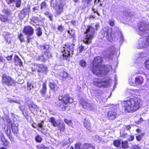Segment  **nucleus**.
Returning a JSON list of instances; mask_svg holds the SVG:
<instances>
[{
	"mask_svg": "<svg viewBox=\"0 0 149 149\" xmlns=\"http://www.w3.org/2000/svg\"><path fill=\"white\" fill-rule=\"evenodd\" d=\"M56 107L60 111H64L68 108L69 106L68 104L60 102L56 104Z\"/></svg>",
	"mask_w": 149,
	"mask_h": 149,
	"instance_id": "11",
	"label": "nucleus"
},
{
	"mask_svg": "<svg viewBox=\"0 0 149 149\" xmlns=\"http://www.w3.org/2000/svg\"><path fill=\"white\" fill-rule=\"evenodd\" d=\"M53 0L50 1V6L52 7L55 11L56 15H60L63 12L64 5L63 2H61L58 4L57 3H52Z\"/></svg>",
	"mask_w": 149,
	"mask_h": 149,
	"instance_id": "6",
	"label": "nucleus"
},
{
	"mask_svg": "<svg viewBox=\"0 0 149 149\" xmlns=\"http://www.w3.org/2000/svg\"><path fill=\"white\" fill-rule=\"evenodd\" d=\"M23 33L25 35L29 36H32L34 33V29L30 26H24L23 30Z\"/></svg>",
	"mask_w": 149,
	"mask_h": 149,
	"instance_id": "7",
	"label": "nucleus"
},
{
	"mask_svg": "<svg viewBox=\"0 0 149 149\" xmlns=\"http://www.w3.org/2000/svg\"><path fill=\"white\" fill-rule=\"evenodd\" d=\"M79 64L81 66L84 67L86 65V63L85 61L82 60L80 61Z\"/></svg>",
	"mask_w": 149,
	"mask_h": 149,
	"instance_id": "51",
	"label": "nucleus"
},
{
	"mask_svg": "<svg viewBox=\"0 0 149 149\" xmlns=\"http://www.w3.org/2000/svg\"><path fill=\"white\" fill-rule=\"evenodd\" d=\"M81 143L80 142H77L75 144V149H81Z\"/></svg>",
	"mask_w": 149,
	"mask_h": 149,
	"instance_id": "45",
	"label": "nucleus"
},
{
	"mask_svg": "<svg viewBox=\"0 0 149 149\" xmlns=\"http://www.w3.org/2000/svg\"><path fill=\"white\" fill-rule=\"evenodd\" d=\"M102 33L109 41H111L113 40V38L112 36V31H110L108 29H106L105 30H103Z\"/></svg>",
	"mask_w": 149,
	"mask_h": 149,
	"instance_id": "13",
	"label": "nucleus"
},
{
	"mask_svg": "<svg viewBox=\"0 0 149 149\" xmlns=\"http://www.w3.org/2000/svg\"><path fill=\"white\" fill-rule=\"evenodd\" d=\"M109 25L111 26H113L114 25V20H109Z\"/></svg>",
	"mask_w": 149,
	"mask_h": 149,
	"instance_id": "55",
	"label": "nucleus"
},
{
	"mask_svg": "<svg viewBox=\"0 0 149 149\" xmlns=\"http://www.w3.org/2000/svg\"><path fill=\"white\" fill-rule=\"evenodd\" d=\"M49 121L54 127H57L58 130L60 132H64L65 129V125L63 122H59L57 124L53 117H51L49 119Z\"/></svg>",
	"mask_w": 149,
	"mask_h": 149,
	"instance_id": "5",
	"label": "nucleus"
},
{
	"mask_svg": "<svg viewBox=\"0 0 149 149\" xmlns=\"http://www.w3.org/2000/svg\"><path fill=\"white\" fill-rule=\"evenodd\" d=\"M107 81H100V80H98L94 81L93 82L94 85L99 88L104 87L105 86L104 83H106Z\"/></svg>",
	"mask_w": 149,
	"mask_h": 149,
	"instance_id": "20",
	"label": "nucleus"
},
{
	"mask_svg": "<svg viewBox=\"0 0 149 149\" xmlns=\"http://www.w3.org/2000/svg\"><path fill=\"white\" fill-rule=\"evenodd\" d=\"M5 133L6 134L7 137L10 141L12 142L14 141V137L12 134L10 130H8V129L6 130L5 131Z\"/></svg>",
	"mask_w": 149,
	"mask_h": 149,
	"instance_id": "24",
	"label": "nucleus"
},
{
	"mask_svg": "<svg viewBox=\"0 0 149 149\" xmlns=\"http://www.w3.org/2000/svg\"><path fill=\"white\" fill-rule=\"evenodd\" d=\"M30 6L29 5H27V7H25L21 10L22 11L24 12L25 13H26V14L27 13H29L30 12Z\"/></svg>",
	"mask_w": 149,
	"mask_h": 149,
	"instance_id": "40",
	"label": "nucleus"
},
{
	"mask_svg": "<svg viewBox=\"0 0 149 149\" xmlns=\"http://www.w3.org/2000/svg\"><path fill=\"white\" fill-rule=\"evenodd\" d=\"M134 139V136L133 135H130L129 139H128V141H133Z\"/></svg>",
	"mask_w": 149,
	"mask_h": 149,
	"instance_id": "59",
	"label": "nucleus"
},
{
	"mask_svg": "<svg viewBox=\"0 0 149 149\" xmlns=\"http://www.w3.org/2000/svg\"><path fill=\"white\" fill-rule=\"evenodd\" d=\"M1 82L3 85L8 86H13L15 85L16 82L11 77L6 74H2Z\"/></svg>",
	"mask_w": 149,
	"mask_h": 149,
	"instance_id": "4",
	"label": "nucleus"
},
{
	"mask_svg": "<svg viewBox=\"0 0 149 149\" xmlns=\"http://www.w3.org/2000/svg\"><path fill=\"white\" fill-rule=\"evenodd\" d=\"M25 103L28 107L29 110L31 112L37 110L38 107L32 101L27 100Z\"/></svg>",
	"mask_w": 149,
	"mask_h": 149,
	"instance_id": "9",
	"label": "nucleus"
},
{
	"mask_svg": "<svg viewBox=\"0 0 149 149\" xmlns=\"http://www.w3.org/2000/svg\"><path fill=\"white\" fill-rule=\"evenodd\" d=\"M140 100L136 97L130 98L123 101V107L125 113H133L139 109L140 107Z\"/></svg>",
	"mask_w": 149,
	"mask_h": 149,
	"instance_id": "1",
	"label": "nucleus"
},
{
	"mask_svg": "<svg viewBox=\"0 0 149 149\" xmlns=\"http://www.w3.org/2000/svg\"><path fill=\"white\" fill-rule=\"evenodd\" d=\"M39 63H35L32 64L31 67V70L33 72H37L39 73Z\"/></svg>",
	"mask_w": 149,
	"mask_h": 149,
	"instance_id": "23",
	"label": "nucleus"
},
{
	"mask_svg": "<svg viewBox=\"0 0 149 149\" xmlns=\"http://www.w3.org/2000/svg\"><path fill=\"white\" fill-rule=\"evenodd\" d=\"M148 26V24H147L145 22H141L140 24L139 29L140 31L145 32L149 30Z\"/></svg>",
	"mask_w": 149,
	"mask_h": 149,
	"instance_id": "12",
	"label": "nucleus"
},
{
	"mask_svg": "<svg viewBox=\"0 0 149 149\" xmlns=\"http://www.w3.org/2000/svg\"><path fill=\"white\" fill-rule=\"evenodd\" d=\"M143 121V118H140L139 120V121H137L136 122V123L137 124H139L142 123V122Z\"/></svg>",
	"mask_w": 149,
	"mask_h": 149,
	"instance_id": "62",
	"label": "nucleus"
},
{
	"mask_svg": "<svg viewBox=\"0 0 149 149\" xmlns=\"http://www.w3.org/2000/svg\"><path fill=\"white\" fill-rule=\"evenodd\" d=\"M83 149H95V148L91 144H87L84 145Z\"/></svg>",
	"mask_w": 149,
	"mask_h": 149,
	"instance_id": "38",
	"label": "nucleus"
},
{
	"mask_svg": "<svg viewBox=\"0 0 149 149\" xmlns=\"http://www.w3.org/2000/svg\"><path fill=\"white\" fill-rule=\"evenodd\" d=\"M18 39L20 40L21 42H23L25 41L24 37L22 33H20L17 36Z\"/></svg>",
	"mask_w": 149,
	"mask_h": 149,
	"instance_id": "35",
	"label": "nucleus"
},
{
	"mask_svg": "<svg viewBox=\"0 0 149 149\" xmlns=\"http://www.w3.org/2000/svg\"><path fill=\"white\" fill-rule=\"evenodd\" d=\"M121 144L122 147L123 149H126L128 148V142L127 140L122 141Z\"/></svg>",
	"mask_w": 149,
	"mask_h": 149,
	"instance_id": "32",
	"label": "nucleus"
},
{
	"mask_svg": "<svg viewBox=\"0 0 149 149\" xmlns=\"http://www.w3.org/2000/svg\"><path fill=\"white\" fill-rule=\"evenodd\" d=\"M70 52L68 51H66V50L64 49L63 53L62 56L63 57V58L64 60H65L67 61H70V58L72 56L71 55Z\"/></svg>",
	"mask_w": 149,
	"mask_h": 149,
	"instance_id": "21",
	"label": "nucleus"
},
{
	"mask_svg": "<svg viewBox=\"0 0 149 149\" xmlns=\"http://www.w3.org/2000/svg\"><path fill=\"white\" fill-rule=\"evenodd\" d=\"M5 61V59L3 58V57L0 55V62H3Z\"/></svg>",
	"mask_w": 149,
	"mask_h": 149,
	"instance_id": "64",
	"label": "nucleus"
},
{
	"mask_svg": "<svg viewBox=\"0 0 149 149\" xmlns=\"http://www.w3.org/2000/svg\"><path fill=\"white\" fill-rule=\"evenodd\" d=\"M40 47L42 50H47L49 48V45L47 44H43L42 45H40Z\"/></svg>",
	"mask_w": 149,
	"mask_h": 149,
	"instance_id": "36",
	"label": "nucleus"
},
{
	"mask_svg": "<svg viewBox=\"0 0 149 149\" xmlns=\"http://www.w3.org/2000/svg\"><path fill=\"white\" fill-rule=\"evenodd\" d=\"M35 140L36 142L40 143L42 142V139L40 135L38 134L35 137Z\"/></svg>",
	"mask_w": 149,
	"mask_h": 149,
	"instance_id": "31",
	"label": "nucleus"
},
{
	"mask_svg": "<svg viewBox=\"0 0 149 149\" xmlns=\"http://www.w3.org/2000/svg\"><path fill=\"white\" fill-rule=\"evenodd\" d=\"M32 85L31 83L30 82H28L27 84V88H29L30 89L31 88V86Z\"/></svg>",
	"mask_w": 149,
	"mask_h": 149,
	"instance_id": "60",
	"label": "nucleus"
},
{
	"mask_svg": "<svg viewBox=\"0 0 149 149\" xmlns=\"http://www.w3.org/2000/svg\"><path fill=\"white\" fill-rule=\"evenodd\" d=\"M71 99H72L69 96V95L68 94H66L62 95L60 100L62 102L67 104H70L72 102L70 101Z\"/></svg>",
	"mask_w": 149,
	"mask_h": 149,
	"instance_id": "10",
	"label": "nucleus"
},
{
	"mask_svg": "<svg viewBox=\"0 0 149 149\" xmlns=\"http://www.w3.org/2000/svg\"><path fill=\"white\" fill-rule=\"evenodd\" d=\"M45 14L46 15L48 16V17L49 18V20L51 21H52V15L50 14L49 12L46 11L45 13Z\"/></svg>",
	"mask_w": 149,
	"mask_h": 149,
	"instance_id": "44",
	"label": "nucleus"
},
{
	"mask_svg": "<svg viewBox=\"0 0 149 149\" xmlns=\"http://www.w3.org/2000/svg\"><path fill=\"white\" fill-rule=\"evenodd\" d=\"M36 34L38 36H40L41 35L42 32L40 27H38L36 28Z\"/></svg>",
	"mask_w": 149,
	"mask_h": 149,
	"instance_id": "39",
	"label": "nucleus"
},
{
	"mask_svg": "<svg viewBox=\"0 0 149 149\" xmlns=\"http://www.w3.org/2000/svg\"><path fill=\"white\" fill-rule=\"evenodd\" d=\"M0 136L1 140L3 143V145L4 147H7L9 146L10 142L8 139L5 138L3 133L0 131Z\"/></svg>",
	"mask_w": 149,
	"mask_h": 149,
	"instance_id": "16",
	"label": "nucleus"
},
{
	"mask_svg": "<svg viewBox=\"0 0 149 149\" xmlns=\"http://www.w3.org/2000/svg\"><path fill=\"white\" fill-rule=\"evenodd\" d=\"M22 0H16L15 1V6L17 8L21 6Z\"/></svg>",
	"mask_w": 149,
	"mask_h": 149,
	"instance_id": "46",
	"label": "nucleus"
},
{
	"mask_svg": "<svg viewBox=\"0 0 149 149\" xmlns=\"http://www.w3.org/2000/svg\"><path fill=\"white\" fill-rule=\"evenodd\" d=\"M69 77V74L64 71L60 72L58 75V77L62 81H64L66 80Z\"/></svg>",
	"mask_w": 149,
	"mask_h": 149,
	"instance_id": "14",
	"label": "nucleus"
},
{
	"mask_svg": "<svg viewBox=\"0 0 149 149\" xmlns=\"http://www.w3.org/2000/svg\"><path fill=\"white\" fill-rule=\"evenodd\" d=\"M47 82H43L42 84V88L40 91V93L42 96L45 95L47 91Z\"/></svg>",
	"mask_w": 149,
	"mask_h": 149,
	"instance_id": "19",
	"label": "nucleus"
},
{
	"mask_svg": "<svg viewBox=\"0 0 149 149\" xmlns=\"http://www.w3.org/2000/svg\"><path fill=\"white\" fill-rule=\"evenodd\" d=\"M47 59L45 58L43 54H41L38 56L36 58V61L41 62L45 63L47 61Z\"/></svg>",
	"mask_w": 149,
	"mask_h": 149,
	"instance_id": "28",
	"label": "nucleus"
},
{
	"mask_svg": "<svg viewBox=\"0 0 149 149\" xmlns=\"http://www.w3.org/2000/svg\"><path fill=\"white\" fill-rule=\"evenodd\" d=\"M120 140H114L113 143V144L114 146L117 148H119L120 146Z\"/></svg>",
	"mask_w": 149,
	"mask_h": 149,
	"instance_id": "33",
	"label": "nucleus"
},
{
	"mask_svg": "<svg viewBox=\"0 0 149 149\" xmlns=\"http://www.w3.org/2000/svg\"><path fill=\"white\" fill-rule=\"evenodd\" d=\"M65 46L64 49L66 50V51H68L70 52L71 54H73V52L75 46L72 43H68L65 45Z\"/></svg>",
	"mask_w": 149,
	"mask_h": 149,
	"instance_id": "15",
	"label": "nucleus"
},
{
	"mask_svg": "<svg viewBox=\"0 0 149 149\" xmlns=\"http://www.w3.org/2000/svg\"><path fill=\"white\" fill-rule=\"evenodd\" d=\"M26 15V14L24 12L21 10L18 16L20 19H23L25 17Z\"/></svg>",
	"mask_w": 149,
	"mask_h": 149,
	"instance_id": "41",
	"label": "nucleus"
},
{
	"mask_svg": "<svg viewBox=\"0 0 149 149\" xmlns=\"http://www.w3.org/2000/svg\"><path fill=\"white\" fill-rule=\"evenodd\" d=\"M0 21L3 22H6L9 21L8 16L0 14Z\"/></svg>",
	"mask_w": 149,
	"mask_h": 149,
	"instance_id": "29",
	"label": "nucleus"
},
{
	"mask_svg": "<svg viewBox=\"0 0 149 149\" xmlns=\"http://www.w3.org/2000/svg\"><path fill=\"white\" fill-rule=\"evenodd\" d=\"M57 29L61 32H63L64 30V27L62 25H58L57 28Z\"/></svg>",
	"mask_w": 149,
	"mask_h": 149,
	"instance_id": "49",
	"label": "nucleus"
},
{
	"mask_svg": "<svg viewBox=\"0 0 149 149\" xmlns=\"http://www.w3.org/2000/svg\"><path fill=\"white\" fill-rule=\"evenodd\" d=\"M117 115V111L115 110L109 111L107 112V118L109 120H115L116 118Z\"/></svg>",
	"mask_w": 149,
	"mask_h": 149,
	"instance_id": "8",
	"label": "nucleus"
},
{
	"mask_svg": "<svg viewBox=\"0 0 149 149\" xmlns=\"http://www.w3.org/2000/svg\"><path fill=\"white\" fill-rule=\"evenodd\" d=\"M84 33L85 34L83 40V42L86 44H91L92 40L95 36L94 29L91 26H88Z\"/></svg>",
	"mask_w": 149,
	"mask_h": 149,
	"instance_id": "3",
	"label": "nucleus"
},
{
	"mask_svg": "<svg viewBox=\"0 0 149 149\" xmlns=\"http://www.w3.org/2000/svg\"><path fill=\"white\" fill-rule=\"evenodd\" d=\"M79 53H81L84 50V46L81 45L79 47Z\"/></svg>",
	"mask_w": 149,
	"mask_h": 149,
	"instance_id": "52",
	"label": "nucleus"
},
{
	"mask_svg": "<svg viewBox=\"0 0 149 149\" xmlns=\"http://www.w3.org/2000/svg\"><path fill=\"white\" fill-rule=\"evenodd\" d=\"M39 73L46 74L48 72L47 66L42 63H39Z\"/></svg>",
	"mask_w": 149,
	"mask_h": 149,
	"instance_id": "17",
	"label": "nucleus"
},
{
	"mask_svg": "<svg viewBox=\"0 0 149 149\" xmlns=\"http://www.w3.org/2000/svg\"><path fill=\"white\" fill-rule=\"evenodd\" d=\"M80 104L84 107V106H86L87 104V102L84 100H81L80 102Z\"/></svg>",
	"mask_w": 149,
	"mask_h": 149,
	"instance_id": "48",
	"label": "nucleus"
},
{
	"mask_svg": "<svg viewBox=\"0 0 149 149\" xmlns=\"http://www.w3.org/2000/svg\"><path fill=\"white\" fill-rule=\"evenodd\" d=\"M132 149H141V148L140 146L136 145L133 146Z\"/></svg>",
	"mask_w": 149,
	"mask_h": 149,
	"instance_id": "56",
	"label": "nucleus"
},
{
	"mask_svg": "<svg viewBox=\"0 0 149 149\" xmlns=\"http://www.w3.org/2000/svg\"><path fill=\"white\" fill-rule=\"evenodd\" d=\"M2 12L5 14L6 16H8L11 15V12L8 9H4L1 10Z\"/></svg>",
	"mask_w": 149,
	"mask_h": 149,
	"instance_id": "30",
	"label": "nucleus"
},
{
	"mask_svg": "<svg viewBox=\"0 0 149 149\" xmlns=\"http://www.w3.org/2000/svg\"><path fill=\"white\" fill-rule=\"evenodd\" d=\"M39 8V6H34L33 7L32 9L33 10V11H35V10H38V8Z\"/></svg>",
	"mask_w": 149,
	"mask_h": 149,
	"instance_id": "63",
	"label": "nucleus"
},
{
	"mask_svg": "<svg viewBox=\"0 0 149 149\" xmlns=\"http://www.w3.org/2000/svg\"><path fill=\"white\" fill-rule=\"evenodd\" d=\"M103 60L100 56L94 58L92 61V67L91 69L93 73L97 76H99L103 73V71L100 69Z\"/></svg>",
	"mask_w": 149,
	"mask_h": 149,
	"instance_id": "2",
	"label": "nucleus"
},
{
	"mask_svg": "<svg viewBox=\"0 0 149 149\" xmlns=\"http://www.w3.org/2000/svg\"><path fill=\"white\" fill-rule=\"evenodd\" d=\"M13 55L12 54H11L10 56H6V59H7V60L10 61L11 60V59L13 57Z\"/></svg>",
	"mask_w": 149,
	"mask_h": 149,
	"instance_id": "58",
	"label": "nucleus"
},
{
	"mask_svg": "<svg viewBox=\"0 0 149 149\" xmlns=\"http://www.w3.org/2000/svg\"><path fill=\"white\" fill-rule=\"evenodd\" d=\"M144 135V133H142L140 134H138L136 136V140L139 141H141Z\"/></svg>",
	"mask_w": 149,
	"mask_h": 149,
	"instance_id": "37",
	"label": "nucleus"
},
{
	"mask_svg": "<svg viewBox=\"0 0 149 149\" xmlns=\"http://www.w3.org/2000/svg\"><path fill=\"white\" fill-rule=\"evenodd\" d=\"M11 128L12 132L14 134L17 135L18 133V129L17 125L13 123L11 125Z\"/></svg>",
	"mask_w": 149,
	"mask_h": 149,
	"instance_id": "26",
	"label": "nucleus"
},
{
	"mask_svg": "<svg viewBox=\"0 0 149 149\" xmlns=\"http://www.w3.org/2000/svg\"><path fill=\"white\" fill-rule=\"evenodd\" d=\"M47 6V4L45 1H44L42 2L40 4V8L42 9L43 8H45Z\"/></svg>",
	"mask_w": 149,
	"mask_h": 149,
	"instance_id": "43",
	"label": "nucleus"
},
{
	"mask_svg": "<svg viewBox=\"0 0 149 149\" xmlns=\"http://www.w3.org/2000/svg\"><path fill=\"white\" fill-rule=\"evenodd\" d=\"M44 54H45L48 58H50L52 57V55L49 52L46 51L44 52Z\"/></svg>",
	"mask_w": 149,
	"mask_h": 149,
	"instance_id": "53",
	"label": "nucleus"
},
{
	"mask_svg": "<svg viewBox=\"0 0 149 149\" xmlns=\"http://www.w3.org/2000/svg\"><path fill=\"white\" fill-rule=\"evenodd\" d=\"M9 102L10 103L14 102V103H17L18 104H20L19 102H18L17 100H14L11 99H9Z\"/></svg>",
	"mask_w": 149,
	"mask_h": 149,
	"instance_id": "54",
	"label": "nucleus"
},
{
	"mask_svg": "<svg viewBox=\"0 0 149 149\" xmlns=\"http://www.w3.org/2000/svg\"><path fill=\"white\" fill-rule=\"evenodd\" d=\"M6 3L8 4H10L13 3L15 0H5Z\"/></svg>",
	"mask_w": 149,
	"mask_h": 149,
	"instance_id": "57",
	"label": "nucleus"
},
{
	"mask_svg": "<svg viewBox=\"0 0 149 149\" xmlns=\"http://www.w3.org/2000/svg\"><path fill=\"white\" fill-rule=\"evenodd\" d=\"M85 127L88 130H91L92 129L91 124L88 122H86L84 123Z\"/></svg>",
	"mask_w": 149,
	"mask_h": 149,
	"instance_id": "34",
	"label": "nucleus"
},
{
	"mask_svg": "<svg viewBox=\"0 0 149 149\" xmlns=\"http://www.w3.org/2000/svg\"><path fill=\"white\" fill-rule=\"evenodd\" d=\"M101 66L102 68H100V69L103 71V72L107 73L111 70H113L111 66L109 65H103Z\"/></svg>",
	"mask_w": 149,
	"mask_h": 149,
	"instance_id": "18",
	"label": "nucleus"
},
{
	"mask_svg": "<svg viewBox=\"0 0 149 149\" xmlns=\"http://www.w3.org/2000/svg\"><path fill=\"white\" fill-rule=\"evenodd\" d=\"M14 60L15 62H17L18 65L21 67L23 65V63L21 59L19 58V56L17 55H15L14 57Z\"/></svg>",
	"mask_w": 149,
	"mask_h": 149,
	"instance_id": "27",
	"label": "nucleus"
},
{
	"mask_svg": "<svg viewBox=\"0 0 149 149\" xmlns=\"http://www.w3.org/2000/svg\"><path fill=\"white\" fill-rule=\"evenodd\" d=\"M5 120H6L7 125L8 126H10V125L11 126V125L13 123L11 119L10 118L6 116V118H5Z\"/></svg>",
	"mask_w": 149,
	"mask_h": 149,
	"instance_id": "42",
	"label": "nucleus"
},
{
	"mask_svg": "<svg viewBox=\"0 0 149 149\" xmlns=\"http://www.w3.org/2000/svg\"><path fill=\"white\" fill-rule=\"evenodd\" d=\"M145 67L147 69L149 70V58L145 61Z\"/></svg>",
	"mask_w": 149,
	"mask_h": 149,
	"instance_id": "47",
	"label": "nucleus"
},
{
	"mask_svg": "<svg viewBox=\"0 0 149 149\" xmlns=\"http://www.w3.org/2000/svg\"><path fill=\"white\" fill-rule=\"evenodd\" d=\"M144 79L143 77L140 76L136 77L135 79V82L138 85L142 84L144 82Z\"/></svg>",
	"mask_w": 149,
	"mask_h": 149,
	"instance_id": "25",
	"label": "nucleus"
},
{
	"mask_svg": "<svg viewBox=\"0 0 149 149\" xmlns=\"http://www.w3.org/2000/svg\"><path fill=\"white\" fill-rule=\"evenodd\" d=\"M64 121L67 125H71L72 124V122L71 120H68L66 118L64 119Z\"/></svg>",
	"mask_w": 149,
	"mask_h": 149,
	"instance_id": "50",
	"label": "nucleus"
},
{
	"mask_svg": "<svg viewBox=\"0 0 149 149\" xmlns=\"http://www.w3.org/2000/svg\"><path fill=\"white\" fill-rule=\"evenodd\" d=\"M49 86L50 89L55 91L59 88L58 86L54 82H50L49 83Z\"/></svg>",
	"mask_w": 149,
	"mask_h": 149,
	"instance_id": "22",
	"label": "nucleus"
},
{
	"mask_svg": "<svg viewBox=\"0 0 149 149\" xmlns=\"http://www.w3.org/2000/svg\"><path fill=\"white\" fill-rule=\"evenodd\" d=\"M99 93H97V94L95 96V97L98 100H99L100 97L101 96L102 94V93H100V94H99Z\"/></svg>",
	"mask_w": 149,
	"mask_h": 149,
	"instance_id": "61",
	"label": "nucleus"
}]
</instances>
